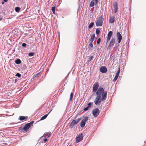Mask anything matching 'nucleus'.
<instances>
[{
	"instance_id": "nucleus-20",
	"label": "nucleus",
	"mask_w": 146,
	"mask_h": 146,
	"mask_svg": "<svg viewBox=\"0 0 146 146\" xmlns=\"http://www.w3.org/2000/svg\"><path fill=\"white\" fill-rule=\"evenodd\" d=\"M94 25V23L93 22L91 23L88 26V28L90 29Z\"/></svg>"
},
{
	"instance_id": "nucleus-14",
	"label": "nucleus",
	"mask_w": 146,
	"mask_h": 146,
	"mask_svg": "<svg viewBox=\"0 0 146 146\" xmlns=\"http://www.w3.org/2000/svg\"><path fill=\"white\" fill-rule=\"evenodd\" d=\"M28 117V116H20L19 119L21 121H23L27 119Z\"/></svg>"
},
{
	"instance_id": "nucleus-16",
	"label": "nucleus",
	"mask_w": 146,
	"mask_h": 146,
	"mask_svg": "<svg viewBox=\"0 0 146 146\" xmlns=\"http://www.w3.org/2000/svg\"><path fill=\"white\" fill-rule=\"evenodd\" d=\"M113 34V32L110 31L108 33V37L107 38L110 39L112 35Z\"/></svg>"
},
{
	"instance_id": "nucleus-8",
	"label": "nucleus",
	"mask_w": 146,
	"mask_h": 146,
	"mask_svg": "<svg viewBox=\"0 0 146 146\" xmlns=\"http://www.w3.org/2000/svg\"><path fill=\"white\" fill-rule=\"evenodd\" d=\"M100 71L102 73H106L107 71V69L105 66H102L100 68Z\"/></svg>"
},
{
	"instance_id": "nucleus-13",
	"label": "nucleus",
	"mask_w": 146,
	"mask_h": 146,
	"mask_svg": "<svg viewBox=\"0 0 146 146\" xmlns=\"http://www.w3.org/2000/svg\"><path fill=\"white\" fill-rule=\"evenodd\" d=\"M115 21V17L114 16L110 17L109 19V22L110 23H113Z\"/></svg>"
},
{
	"instance_id": "nucleus-18",
	"label": "nucleus",
	"mask_w": 146,
	"mask_h": 146,
	"mask_svg": "<svg viewBox=\"0 0 146 146\" xmlns=\"http://www.w3.org/2000/svg\"><path fill=\"white\" fill-rule=\"evenodd\" d=\"M21 62V61L19 59H17L15 61V63L18 64H20Z\"/></svg>"
},
{
	"instance_id": "nucleus-37",
	"label": "nucleus",
	"mask_w": 146,
	"mask_h": 146,
	"mask_svg": "<svg viewBox=\"0 0 146 146\" xmlns=\"http://www.w3.org/2000/svg\"><path fill=\"white\" fill-rule=\"evenodd\" d=\"M47 141V139H44L43 141L44 142H46V141Z\"/></svg>"
},
{
	"instance_id": "nucleus-15",
	"label": "nucleus",
	"mask_w": 146,
	"mask_h": 146,
	"mask_svg": "<svg viewBox=\"0 0 146 146\" xmlns=\"http://www.w3.org/2000/svg\"><path fill=\"white\" fill-rule=\"evenodd\" d=\"M95 37V35L94 34L92 35L90 39V41L91 43H93V42L94 40V38Z\"/></svg>"
},
{
	"instance_id": "nucleus-12",
	"label": "nucleus",
	"mask_w": 146,
	"mask_h": 146,
	"mask_svg": "<svg viewBox=\"0 0 146 146\" xmlns=\"http://www.w3.org/2000/svg\"><path fill=\"white\" fill-rule=\"evenodd\" d=\"M115 43V39L114 38H112L110 41L109 47L112 46Z\"/></svg>"
},
{
	"instance_id": "nucleus-27",
	"label": "nucleus",
	"mask_w": 146,
	"mask_h": 146,
	"mask_svg": "<svg viewBox=\"0 0 146 146\" xmlns=\"http://www.w3.org/2000/svg\"><path fill=\"white\" fill-rule=\"evenodd\" d=\"M92 1L94 3V4H97L98 2V0H92Z\"/></svg>"
},
{
	"instance_id": "nucleus-23",
	"label": "nucleus",
	"mask_w": 146,
	"mask_h": 146,
	"mask_svg": "<svg viewBox=\"0 0 146 146\" xmlns=\"http://www.w3.org/2000/svg\"><path fill=\"white\" fill-rule=\"evenodd\" d=\"M55 7H53L52 8V10L54 14L55 13Z\"/></svg>"
},
{
	"instance_id": "nucleus-28",
	"label": "nucleus",
	"mask_w": 146,
	"mask_h": 146,
	"mask_svg": "<svg viewBox=\"0 0 146 146\" xmlns=\"http://www.w3.org/2000/svg\"><path fill=\"white\" fill-rule=\"evenodd\" d=\"M100 32V31L98 29H97L96 30V33L97 35L99 34Z\"/></svg>"
},
{
	"instance_id": "nucleus-32",
	"label": "nucleus",
	"mask_w": 146,
	"mask_h": 146,
	"mask_svg": "<svg viewBox=\"0 0 146 146\" xmlns=\"http://www.w3.org/2000/svg\"><path fill=\"white\" fill-rule=\"evenodd\" d=\"M89 108V107L88 106L84 109V110L85 111H86L88 110Z\"/></svg>"
},
{
	"instance_id": "nucleus-35",
	"label": "nucleus",
	"mask_w": 146,
	"mask_h": 146,
	"mask_svg": "<svg viewBox=\"0 0 146 146\" xmlns=\"http://www.w3.org/2000/svg\"><path fill=\"white\" fill-rule=\"evenodd\" d=\"M108 42H107V40L106 41V45H105V47L106 48L107 46V45L108 44Z\"/></svg>"
},
{
	"instance_id": "nucleus-30",
	"label": "nucleus",
	"mask_w": 146,
	"mask_h": 146,
	"mask_svg": "<svg viewBox=\"0 0 146 146\" xmlns=\"http://www.w3.org/2000/svg\"><path fill=\"white\" fill-rule=\"evenodd\" d=\"M100 41H101V39L100 38H99L98 39V40H97V44H99L100 42Z\"/></svg>"
},
{
	"instance_id": "nucleus-40",
	"label": "nucleus",
	"mask_w": 146,
	"mask_h": 146,
	"mask_svg": "<svg viewBox=\"0 0 146 146\" xmlns=\"http://www.w3.org/2000/svg\"><path fill=\"white\" fill-rule=\"evenodd\" d=\"M4 2L3 1V2H2V4H3H3H4Z\"/></svg>"
},
{
	"instance_id": "nucleus-21",
	"label": "nucleus",
	"mask_w": 146,
	"mask_h": 146,
	"mask_svg": "<svg viewBox=\"0 0 146 146\" xmlns=\"http://www.w3.org/2000/svg\"><path fill=\"white\" fill-rule=\"evenodd\" d=\"M35 54L34 52H31L29 53L28 54L29 56H33Z\"/></svg>"
},
{
	"instance_id": "nucleus-34",
	"label": "nucleus",
	"mask_w": 146,
	"mask_h": 146,
	"mask_svg": "<svg viewBox=\"0 0 146 146\" xmlns=\"http://www.w3.org/2000/svg\"><path fill=\"white\" fill-rule=\"evenodd\" d=\"M92 105V103L91 102L89 103L88 104V106L90 108L91 107V106Z\"/></svg>"
},
{
	"instance_id": "nucleus-11",
	"label": "nucleus",
	"mask_w": 146,
	"mask_h": 146,
	"mask_svg": "<svg viewBox=\"0 0 146 146\" xmlns=\"http://www.w3.org/2000/svg\"><path fill=\"white\" fill-rule=\"evenodd\" d=\"M120 68H119L118 70V71H117L116 75L113 80V81L114 82H115L116 81V80H117V79L119 75V72H120Z\"/></svg>"
},
{
	"instance_id": "nucleus-4",
	"label": "nucleus",
	"mask_w": 146,
	"mask_h": 146,
	"mask_svg": "<svg viewBox=\"0 0 146 146\" xmlns=\"http://www.w3.org/2000/svg\"><path fill=\"white\" fill-rule=\"evenodd\" d=\"M83 134L82 133L79 134L76 138V142L78 143L82 141L83 139Z\"/></svg>"
},
{
	"instance_id": "nucleus-10",
	"label": "nucleus",
	"mask_w": 146,
	"mask_h": 146,
	"mask_svg": "<svg viewBox=\"0 0 146 146\" xmlns=\"http://www.w3.org/2000/svg\"><path fill=\"white\" fill-rule=\"evenodd\" d=\"M117 36L119 43H120L122 39V36L119 32H117Z\"/></svg>"
},
{
	"instance_id": "nucleus-26",
	"label": "nucleus",
	"mask_w": 146,
	"mask_h": 146,
	"mask_svg": "<svg viewBox=\"0 0 146 146\" xmlns=\"http://www.w3.org/2000/svg\"><path fill=\"white\" fill-rule=\"evenodd\" d=\"M94 5V2L92 1L90 3V6L91 7H92Z\"/></svg>"
},
{
	"instance_id": "nucleus-42",
	"label": "nucleus",
	"mask_w": 146,
	"mask_h": 146,
	"mask_svg": "<svg viewBox=\"0 0 146 146\" xmlns=\"http://www.w3.org/2000/svg\"><path fill=\"white\" fill-rule=\"evenodd\" d=\"M44 146H47V145H46V144H45Z\"/></svg>"
},
{
	"instance_id": "nucleus-29",
	"label": "nucleus",
	"mask_w": 146,
	"mask_h": 146,
	"mask_svg": "<svg viewBox=\"0 0 146 146\" xmlns=\"http://www.w3.org/2000/svg\"><path fill=\"white\" fill-rule=\"evenodd\" d=\"M15 76H18L20 78V77H21V75L19 73H17L16 74Z\"/></svg>"
},
{
	"instance_id": "nucleus-3",
	"label": "nucleus",
	"mask_w": 146,
	"mask_h": 146,
	"mask_svg": "<svg viewBox=\"0 0 146 146\" xmlns=\"http://www.w3.org/2000/svg\"><path fill=\"white\" fill-rule=\"evenodd\" d=\"M33 123L34 121H33L29 123H27L23 128V130L26 132L31 127L33 126Z\"/></svg>"
},
{
	"instance_id": "nucleus-38",
	"label": "nucleus",
	"mask_w": 146,
	"mask_h": 146,
	"mask_svg": "<svg viewBox=\"0 0 146 146\" xmlns=\"http://www.w3.org/2000/svg\"><path fill=\"white\" fill-rule=\"evenodd\" d=\"M110 39L107 38L106 40H107V42H108V41L110 40Z\"/></svg>"
},
{
	"instance_id": "nucleus-33",
	"label": "nucleus",
	"mask_w": 146,
	"mask_h": 146,
	"mask_svg": "<svg viewBox=\"0 0 146 146\" xmlns=\"http://www.w3.org/2000/svg\"><path fill=\"white\" fill-rule=\"evenodd\" d=\"M26 45L27 44L25 43H23L22 44V46L23 47H26Z\"/></svg>"
},
{
	"instance_id": "nucleus-31",
	"label": "nucleus",
	"mask_w": 146,
	"mask_h": 146,
	"mask_svg": "<svg viewBox=\"0 0 146 146\" xmlns=\"http://www.w3.org/2000/svg\"><path fill=\"white\" fill-rule=\"evenodd\" d=\"M39 73H38L34 75L33 76V77L35 78L36 77H38V76Z\"/></svg>"
},
{
	"instance_id": "nucleus-9",
	"label": "nucleus",
	"mask_w": 146,
	"mask_h": 146,
	"mask_svg": "<svg viewBox=\"0 0 146 146\" xmlns=\"http://www.w3.org/2000/svg\"><path fill=\"white\" fill-rule=\"evenodd\" d=\"M113 12L116 13L117 11V3L116 2H114L113 4Z\"/></svg>"
},
{
	"instance_id": "nucleus-1",
	"label": "nucleus",
	"mask_w": 146,
	"mask_h": 146,
	"mask_svg": "<svg viewBox=\"0 0 146 146\" xmlns=\"http://www.w3.org/2000/svg\"><path fill=\"white\" fill-rule=\"evenodd\" d=\"M99 87L98 82H96L93 85V91L94 92H96L97 96L96 98L94 101V103L96 105H99L102 101H105L107 98V92L104 91V89L102 87Z\"/></svg>"
},
{
	"instance_id": "nucleus-41",
	"label": "nucleus",
	"mask_w": 146,
	"mask_h": 146,
	"mask_svg": "<svg viewBox=\"0 0 146 146\" xmlns=\"http://www.w3.org/2000/svg\"><path fill=\"white\" fill-rule=\"evenodd\" d=\"M50 135H51V134H50L48 136V137H49Z\"/></svg>"
},
{
	"instance_id": "nucleus-25",
	"label": "nucleus",
	"mask_w": 146,
	"mask_h": 146,
	"mask_svg": "<svg viewBox=\"0 0 146 146\" xmlns=\"http://www.w3.org/2000/svg\"><path fill=\"white\" fill-rule=\"evenodd\" d=\"M93 56H90L88 59V62H89L90 61H91V60H92L93 59Z\"/></svg>"
},
{
	"instance_id": "nucleus-7",
	"label": "nucleus",
	"mask_w": 146,
	"mask_h": 146,
	"mask_svg": "<svg viewBox=\"0 0 146 146\" xmlns=\"http://www.w3.org/2000/svg\"><path fill=\"white\" fill-rule=\"evenodd\" d=\"M88 117H85L82 119L80 123V126L82 127H84L85 125L86 122L88 120Z\"/></svg>"
},
{
	"instance_id": "nucleus-39",
	"label": "nucleus",
	"mask_w": 146,
	"mask_h": 146,
	"mask_svg": "<svg viewBox=\"0 0 146 146\" xmlns=\"http://www.w3.org/2000/svg\"><path fill=\"white\" fill-rule=\"evenodd\" d=\"M3 1L5 2H7V1L8 0H3Z\"/></svg>"
},
{
	"instance_id": "nucleus-5",
	"label": "nucleus",
	"mask_w": 146,
	"mask_h": 146,
	"mask_svg": "<svg viewBox=\"0 0 146 146\" xmlns=\"http://www.w3.org/2000/svg\"><path fill=\"white\" fill-rule=\"evenodd\" d=\"M81 118L78 119L76 121L75 120H73L71 123L70 127V128H72L75 124H77L78 122L81 120Z\"/></svg>"
},
{
	"instance_id": "nucleus-36",
	"label": "nucleus",
	"mask_w": 146,
	"mask_h": 146,
	"mask_svg": "<svg viewBox=\"0 0 146 146\" xmlns=\"http://www.w3.org/2000/svg\"><path fill=\"white\" fill-rule=\"evenodd\" d=\"M2 17L1 15H0V21L2 19Z\"/></svg>"
},
{
	"instance_id": "nucleus-2",
	"label": "nucleus",
	"mask_w": 146,
	"mask_h": 146,
	"mask_svg": "<svg viewBox=\"0 0 146 146\" xmlns=\"http://www.w3.org/2000/svg\"><path fill=\"white\" fill-rule=\"evenodd\" d=\"M103 16L102 15L96 21V25L97 26H101L102 25L104 21Z\"/></svg>"
},
{
	"instance_id": "nucleus-17",
	"label": "nucleus",
	"mask_w": 146,
	"mask_h": 146,
	"mask_svg": "<svg viewBox=\"0 0 146 146\" xmlns=\"http://www.w3.org/2000/svg\"><path fill=\"white\" fill-rule=\"evenodd\" d=\"M50 112H49L47 114H46L44 115V116L42 117H41L40 120H43L45 119L47 117V116H48V115L50 113Z\"/></svg>"
},
{
	"instance_id": "nucleus-22",
	"label": "nucleus",
	"mask_w": 146,
	"mask_h": 146,
	"mask_svg": "<svg viewBox=\"0 0 146 146\" xmlns=\"http://www.w3.org/2000/svg\"><path fill=\"white\" fill-rule=\"evenodd\" d=\"M20 8L19 7H17L15 8V10L17 12H18L20 10Z\"/></svg>"
},
{
	"instance_id": "nucleus-24",
	"label": "nucleus",
	"mask_w": 146,
	"mask_h": 146,
	"mask_svg": "<svg viewBox=\"0 0 146 146\" xmlns=\"http://www.w3.org/2000/svg\"><path fill=\"white\" fill-rule=\"evenodd\" d=\"M74 94L72 92L70 94V100L71 101L72 100V98H73Z\"/></svg>"
},
{
	"instance_id": "nucleus-19",
	"label": "nucleus",
	"mask_w": 146,
	"mask_h": 146,
	"mask_svg": "<svg viewBox=\"0 0 146 146\" xmlns=\"http://www.w3.org/2000/svg\"><path fill=\"white\" fill-rule=\"evenodd\" d=\"M93 47V45L92 43H91L89 44L88 47L89 48L90 50H91L92 48Z\"/></svg>"
},
{
	"instance_id": "nucleus-6",
	"label": "nucleus",
	"mask_w": 146,
	"mask_h": 146,
	"mask_svg": "<svg viewBox=\"0 0 146 146\" xmlns=\"http://www.w3.org/2000/svg\"><path fill=\"white\" fill-rule=\"evenodd\" d=\"M99 113L100 111L98 108H96L92 110V113L95 117L98 116Z\"/></svg>"
}]
</instances>
